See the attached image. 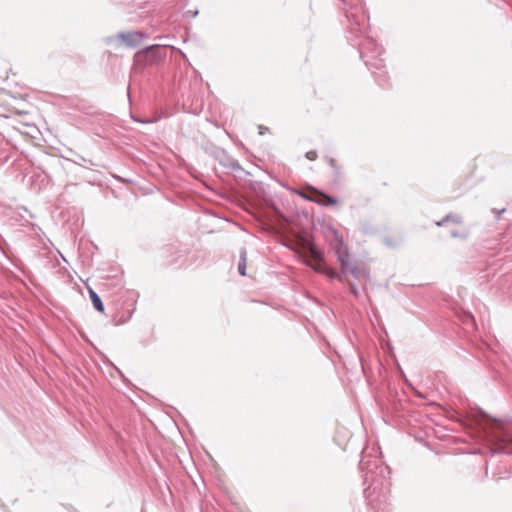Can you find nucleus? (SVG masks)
I'll return each mask as SVG.
<instances>
[{"instance_id": "obj_11", "label": "nucleus", "mask_w": 512, "mask_h": 512, "mask_svg": "<svg viewBox=\"0 0 512 512\" xmlns=\"http://www.w3.org/2000/svg\"><path fill=\"white\" fill-rule=\"evenodd\" d=\"M349 291L351 294H353L355 297L359 296V290L357 286L353 283H349Z\"/></svg>"}, {"instance_id": "obj_3", "label": "nucleus", "mask_w": 512, "mask_h": 512, "mask_svg": "<svg viewBox=\"0 0 512 512\" xmlns=\"http://www.w3.org/2000/svg\"><path fill=\"white\" fill-rule=\"evenodd\" d=\"M489 429L493 452L512 455V423L493 419Z\"/></svg>"}, {"instance_id": "obj_17", "label": "nucleus", "mask_w": 512, "mask_h": 512, "mask_svg": "<svg viewBox=\"0 0 512 512\" xmlns=\"http://www.w3.org/2000/svg\"><path fill=\"white\" fill-rule=\"evenodd\" d=\"M197 13H198L197 11H195V12H194V11H191L192 16H196V15H197Z\"/></svg>"}, {"instance_id": "obj_9", "label": "nucleus", "mask_w": 512, "mask_h": 512, "mask_svg": "<svg viewBox=\"0 0 512 512\" xmlns=\"http://www.w3.org/2000/svg\"><path fill=\"white\" fill-rule=\"evenodd\" d=\"M448 222H452V223H455V224H460L462 222V219L457 214H448L442 220L437 221L436 225L437 226H443L445 223H448Z\"/></svg>"}, {"instance_id": "obj_6", "label": "nucleus", "mask_w": 512, "mask_h": 512, "mask_svg": "<svg viewBox=\"0 0 512 512\" xmlns=\"http://www.w3.org/2000/svg\"><path fill=\"white\" fill-rule=\"evenodd\" d=\"M310 256L311 259L315 262V265L312 266L313 269L316 272H324V258L322 252L312 247L310 249Z\"/></svg>"}, {"instance_id": "obj_12", "label": "nucleus", "mask_w": 512, "mask_h": 512, "mask_svg": "<svg viewBox=\"0 0 512 512\" xmlns=\"http://www.w3.org/2000/svg\"><path fill=\"white\" fill-rule=\"evenodd\" d=\"M305 157L310 161H314L317 158V153L316 151H308L305 154Z\"/></svg>"}, {"instance_id": "obj_13", "label": "nucleus", "mask_w": 512, "mask_h": 512, "mask_svg": "<svg viewBox=\"0 0 512 512\" xmlns=\"http://www.w3.org/2000/svg\"><path fill=\"white\" fill-rule=\"evenodd\" d=\"M323 273H326L330 278H339V279H341V278H340V276H339V274H338L335 270H333V269H332V270H329V271H326V270L324 269V272H323Z\"/></svg>"}, {"instance_id": "obj_10", "label": "nucleus", "mask_w": 512, "mask_h": 512, "mask_svg": "<svg viewBox=\"0 0 512 512\" xmlns=\"http://www.w3.org/2000/svg\"><path fill=\"white\" fill-rule=\"evenodd\" d=\"M246 261H247V252L245 249H242L240 252V259L238 263V272L240 275H246Z\"/></svg>"}, {"instance_id": "obj_5", "label": "nucleus", "mask_w": 512, "mask_h": 512, "mask_svg": "<svg viewBox=\"0 0 512 512\" xmlns=\"http://www.w3.org/2000/svg\"><path fill=\"white\" fill-rule=\"evenodd\" d=\"M144 34L137 31H130L127 33H119L118 38H121L129 47H136L144 39Z\"/></svg>"}, {"instance_id": "obj_1", "label": "nucleus", "mask_w": 512, "mask_h": 512, "mask_svg": "<svg viewBox=\"0 0 512 512\" xmlns=\"http://www.w3.org/2000/svg\"><path fill=\"white\" fill-rule=\"evenodd\" d=\"M346 17L348 20L349 33L354 35L355 39H361L360 42L355 43L359 48L361 59L372 71L378 84L384 86L386 77L385 72L381 71L384 68V62L379 58L383 50L371 36L366 34L369 23L368 15L364 7L360 4L352 6L346 11Z\"/></svg>"}, {"instance_id": "obj_4", "label": "nucleus", "mask_w": 512, "mask_h": 512, "mask_svg": "<svg viewBox=\"0 0 512 512\" xmlns=\"http://www.w3.org/2000/svg\"><path fill=\"white\" fill-rule=\"evenodd\" d=\"M334 234L335 243L333 244V248L341 265V271L343 273H350L357 280L366 279L368 277L367 269L365 267H358L350 264V254L348 248L343 242V238L339 236L337 232H334Z\"/></svg>"}, {"instance_id": "obj_7", "label": "nucleus", "mask_w": 512, "mask_h": 512, "mask_svg": "<svg viewBox=\"0 0 512 512\" xmlns=\"http://www.w3.org/2000/svg\"><path fill=\"white\" fill-rule=\"evenodd\" d=\"M311 201H314L315 203L322 205V206H329V205H335L337 203V199L329 196L327 194H321L319 198L311 199L308 198Z\"/></svg>"}, {"instance_id": "obj_18", "label": "nucleus", "mask_w": 512, "mask_h": 512, "mask_svg": "<svg viewBox=\"0 0 512 512\" xmlns=\"http://www.w3.org/2000/svg\"><path fill=\"white\" fill-rule=\"evenodd\" d=\"M260 129H261V130H260V134H263L264 129H262V127H260Z\"/></svg>"}, {"instance_id": "obj_8", "label": "nucleus", "mask_w": 512, "mask_h": 512, "mask_svg": "<svg viewBox=\"0 0 512 512\" xmlns=\"http://www.w3.org/2000/svg\"><path fill=\"white\" fill-rule=\"evenodd\" d=\"M89 295H90V299L92 301L94 308L99 312H103L104 305H103V302H102L101 298L99 297V295L93 290L89 291Z\"/></svg>"}, {"instance_id": "obj_14", "label": "nucleus", "mask_w": 512, "mask_h": 512, "mask_svg": "<svg viewBox=\"0 0 512 512\" xmlns=\"http://www.w3.org/2000/svg\"><path fill=\"white\" fill-rule=\"evenodd\" d=\"M154 47H155V46H153V45L148 46V47H146L144 50L137 52L136 56H140V55H142V54H145L146 52H148L149 50L153 49Z\"/></svg>"}, {"instance_id": "obj_2", "label": "nucleus", "mask_w": 512, "mask_h": 512, "mask_svg": "<svg viewBox=\"0 0 512 512\" xmlns=\"http://www.w3.org/2000/svg\"><path fill=\"white\" fill-rule=\"evenodd\" d=\"M360 468L364 473V484H369L364 490L367 500L373 502L374 494L385 495L391 486L390 469L377 456L372 457L367 450L362 452Z\"/></svg>"}, {"instance_id": "obj_16", "label": "nucleus", "mask_w": 512, "mask_h": 512, "mask_svg": "<svg viewBox=\"0 0 512 512\" xmlns=\"http://www.w3.org/2000/svg\"><path fill=\"white\" fill-rule=\"evenodd\" d=\"M197 13H198L197 11H195V12H194V11H191L192 16H196V15H197Z\"/></svg>"}, {"instance_id": "obj_19", "label": "nucleus", "mask_w": 512, "mask_h": 512, "mask_svg": "<svg viewBox=\"0 0 512 512\" xmlns=\"http://www.w3.org/2000/svg\"><path fill=\"white\" fill-rule=\"evenodd\" d=\"M260 129H261V130H260V134H263L264 129H262V127H260Z\"/></svg>"}, {"instance_id": "obj_15", "label": "nucleus", "mask_w": 512, "mask_h": 512, "mask_svg": "<svg viewBox=\"0 0 512 512\" xmlns=\"http://www.w3.org/2000/svg\"><path fill=\"white\" fill-rule=\"evenodd\" d=\"M450 235H451L452 237H458V236H459V234H458V232H457L456 230H452V231L450 232Z\"/></svg>"}]
</instances>
